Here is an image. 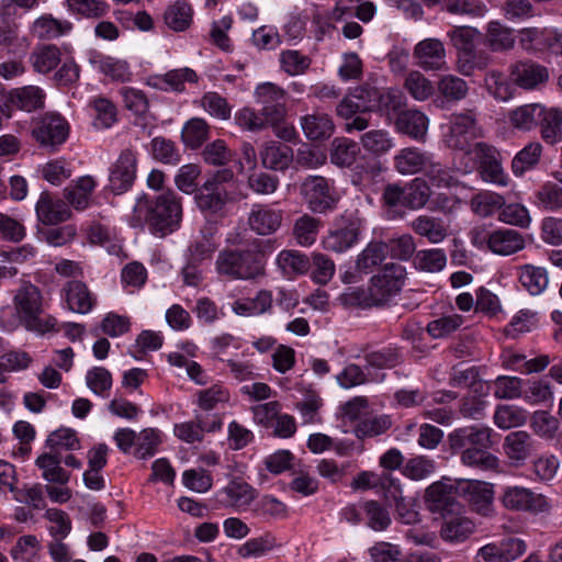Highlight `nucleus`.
I'll use <instances>...</instances> for the list:
<instances>
[{
	"mask_svg": "<svg viewBox=\"0 0 562 562\" xmlns=\"http://www.w3.org/2000/svg\"><path fill=\"white\" fill-rule=\"evenodd\" d=\"M182 213L181 198L175 191L168 190L154 199H138L131 216V225L143 227L146 224L153 235L162 238L180 228Z\"/></svg>",
	"mask_w": 562,
	"mask_h": 562,
	"instance_id": "nucleus-1",
	"label": "nucleus"
},
{
	"mask_svg": "<svg viewBox=\"0 0 562 562\" xmlns=\"http://www.w3.org/2000/svg\"><path fill=\"white\" fill-rule=\"evenodd\" d=\"M218 274L233 280H250L263 274V255L250 249L223 250L216 262Z\"/></svg>",
	"mask_w": 562,
	"mask_h": 562,
	"instance_id": "nucleus-2",
	"label": "nucleus"
},
{
	"mask_svg": "<svg viewBox=\"0 0 562 562\" xmlns=\"http://www.w3.org/2000/svg\"><path fill=\"white\" fill-rule=\"evenodd\" d=\"M234 178L233 170L227 168L212 173L195 192L198 207L212 214L221 212L231 200L224 184L232 182Z\"/></svg>",
	"mask_w": 562,
	"mask_h": 562,
	"instance_id": "nucleus-3",
	"label": "nucleus"
},
{
	"mask_svg": "<svg viewBox=\"0 0 562 562\" xmlns=\"http://www.w3.org/2000/svg\"><path fill=\"white\" fill-rule=\"evenodd\" d=\"M300 194L312 213L333 211L339 200L334 181L323 176H308L300 186Z\"/></svg>",
	"mask_w": 562,
	"mask_h": 562,
	"instance_id": "nucleus-4",
	"label": "nucleus"
},
{
	"mask_svg": "<svg viewBox=\"0 0 562 562\" xmlns=\"http://www.w3.org/2000/svg\"><path fill=\"white\" fill-rule=\"evenodd\" d=\"M406 278V270L400 263H386L372 277L370 295L374 305H383L398 294Z\"/></svg>",
	"mask_w": 562,
	"mask_h": 562,
	"instance_id": "nucleus-5",
	"label": "nucleus"
},
{
	"mask_svg": "<svg viewBox=\"0 0 562 562\" xmlns=\"http://www.w3.org/2000/svg\"><path fill=\"white\" fill-rule=\"evenodd\" d=\"M42 300L40 289L31 283H25L16 290L13 296L14 308L26 327L41 326Z\"/></svg>",
	"mask_w": 562,
	"mask_h": 562,
	"instance_id": "nucleus-6",
	"label": "nucleus"
},
{
	"mask_svg": "<svg viewBox=\"0 0 562 562\" xmlns=\"http://www.w3.org/2000/svg\"><path fill=\"white\" fill-rule=\"evenodd\" d=\"M425 501L432 513L442 517L460 510L461 505L456 498V488L449 479L435 482L426 488Z\"/></svg>",
	"mask_w": 562,
	"mask_h": 562,
	"instance_id": "nucleus-7",
	"label": "nucleus"
},
{
	"mask_svg": "<svg viewBox=\"0 0 562 562\" xmlns=\"http://www.w3.org/2000/svg\"><path fill=\"white\" fill-rule=\"evenodd\" d=\"M136 169V153L130 148L122 150L110 170L109 189L115 194L127 191L134 183Z\"/></svg>",
	"mask_w": 562,
	"mask_h": 562,
	"instance_id": "nucleus-8",
	"label": "nucleus"
},
{
	"mask_svg": "<svg viewBox=\"0 0 562 562\" xmlns=\"http://www.w3.org/2000/svg\"><path fill=\"white\" fill-rule=\"evenodd\" d=\"M282 221L283 211L265 203L254 204L247 217L250 231L260 236L274 234L281 227Z\"/></svg>",
	"mask_w": 562,
	"mask_h": 562,
	"instance_id": "nucleus-9",
	"label": "nucleus"
},
{
	"mask_svg": "<svg viewBox=\"0 0 562 562\" xmlns=\"http://www.w3.org/2000/svg\"><path fill=\"white\" fill-rule=\"evenodd\" d=\"M284 108H241L235 115L239 126L256 131L277 127L284 119Z\"/></svg>",
	"mask_w": 562,
	"mask_h": 562,
	"instance_id": "nucleus-10",
	"label": "nucleus"
},
{
	"mask_svg": "<svg viewBox=\"0 0 562 562\" xmlns=\"http://www.w3.org/2000/svg\"><path fill=\"white\" fill-rule=\"evenodd\" d=\"M476 136L475 120L470 111L452 114L445 140L450 148L468 150L470 140Z\"/></svg>",
	"mask_w": 562,
	"mask_h": 562,
	"instance_id": "nucleus-11",
	"label": "nucleus"
},
{
	"mask_svg": "<svg viewBox=\"0 0 562 562\" xmlns=\"http://www.w3.org/2000/svg\"><path fill=\"white\" fill-rule=\"evenodd\" d=\"M492 429L488 427L470 426L453 430L448 436V442L452 453L462 452L467 449L491 448Z\"/></svg>",
	"mask_w": 562,
	"mask_h": 562,
	"instance_id": "nucleus-12",
	"label": "nucleus"
},
{
	"mask_svg": "<svg viewBox=\"0 0 562 562\" xmlns=\"http://www.w3.org/2000/svg\"><path fill=\"white\" fill-rule=\"evenodd\" d=\"M69 133L68 123L58 114L52 113L40 119L32 131L33 137L42 146H56L63 144Z\"/></svg>",
	"mask_w": 562,
	"mask_h": 562,
	"instance_id": "nucleus-13",
	"label": "nucleus"
},
{
	"mask_svg": "<svg viewBox=\"0 0 562 562\" xmlns=\"http://www.w3.org/2000/svg\"><path fill=\"white\" fill-rule=\"evenodd\" d=\"M222 427V420L216 414H196L194 420L175 426V435L187 443L202 441L204 432H213Z\"/></svg>",
	"mask_w": 562,
	"mask_h": 562,
	"instance_id": "nucleus-14",
	"label": "nucleus"
},
{
	"mask_svg": "<svg viewBox=\"0 0 562 562\" xmlns=\"http://www.w3.org/2000/svg\"><path fill=\"white\" fill-rule=\"evenodd\" d=\"M416 65L427 71H439L447 68L446 49L441 41L426 38L414 49Z\"/></svg>",
	"mask_w": 562,
	"mask_h": 562,
	"instance_id": "nucleus-15",
	"label": "nucleus"
},
{
	"mask_svg": "<svg viewBox=\"0 0 562 562\" xmlns=\"http://www.w3.org/2000/svg\"><path fill=\"white\" fill-rule=\"evenodd\" d=\"M60 294L67 307L78 314L89 313L97 303L95 295L80 280L67 281L63 285Z\"/></svg>",
	"mask_w": 562,
	"mask_h": 562,
	"instance_id": "nucleus-16",
	"label": "nucleus"
},
{
	"mask_svg": "<svg viewBox=\"0 0 562 562\" xmlns=\"http://www.w3.org/2000/svg\"><path fill=\"white\" fill-rule=\"evenodd\" d=\"M35 210L38 221L45 225H57L71 216L68 204L46 191L41 193Z\"/></svg>",
	"mask_w": 562,
	"mask_h": 562,
	"instance_id": "nucleus-17",
	"label": "nucleus"
},
{
	"mask_svg": "<svg viewBox=\"0 0 562 562\" xmlns=\"http://www.w3.org/2000/svg\"><path fill=\"white\" fill-rule=\"evenodd\" d=\"M221 502L236 509L248 507L256 498V490L241 477H232L220 491Z\"/></svg>",
	"mask_w": 562,
	"mask_h": 562,
	"instance_id": "nucleus-18",
	"label": "nucleus"
},
{
	"mask_svg": "<svg viewBox=\"0 0 562 562\" xmlns=\"http://www.w3.org/2000/svg\"><path fill=\"white\" fill-rule=\"evenodd\" d=\"M259 156L266 169L284 171L293 161V149L285 144L270 140L261 146Z\"/></svg>",
	"mask_w": 562,
	"mask_h": 562,
	"instance_id": "nucleus-19",
	"label": "nucleus"
},
{
	"mask_svg": "<svg viewBox=\"0 0 562 562\" xmlns=\"http://www.w3.org/2000/svg\"><path fill=\"white\" fill-rule=\"evenodd\" d=\"M458 513L446 515L440 528V537L450 543H461L475 531L474 522Z\"/></svg>",
	"mask_w": 562,
	"mask_h": 562,
	"instance_id": "nucleus-20",
	"label": "nucleus"
},
{
	"mask_svg": "<svg viewBox=\"0 0 562 562\" xmlns=\"http://www.w3.org/2000/svg\"><path fill=\"white\" fill-rule=\"evenodd\" d=\"M97 181L91 176H82L64 190L66 201L77 211L89 207Z\"/></svg>",
	"mask_w": 562,
	"mask_h": 562,
	"instance_id": "nucleus-21",
	"label": "nucleus"
},
{
	"mask_svg": "<svg viewBox=\"0 0 562 562\" xmlns=\"http://www.w3.org/2000/svg\"><path fill=\"white\" fill-rule=\"evenodd\" d=\"M351 98L362 103L376 102V105H401L403 94L394 88L378 90L369 85H362L351 91Z\"/></svg>",
	"mask_w": 562,
	"mask_h": 562,
	"instance_id": "nucleus-22",
	"label": "nucleus"
},
{
	"mask_svg": "<svg viewBox=\"0 0 562 562\" xmlns=\"http://www.w3.org/2000/svg\"><path fill=\"white\" fill-rule=\"evenodd\" d=\"M488 249L497 255H512L525 246V238L515 229L491 232L487 239Z\"/></svg>",
	"mask_w": 562,
	"mask_h": 562,
	"instance_id": "nucleus-23",
	"label": "nucleus"
},
{
	"mask_svg": "<svg viewBox=\"0 0 562 562\" xmlns=\"http://www.w3.org/2000/svg\"><path fill=\"white\" fill-rule=\"evenodd\" d=\"M359 234V224L349 222L344 227L328 233L323 240L324 248L334 252H344L358 241Z\"/></svg>",
	"mask_w": 562,
	"mask_h": 562,
	"instance_id": "nucleus-24",
	"label": "nucleus"
},
{
	"mask_svg": "<svg viewBox=\"0 0 562 562\" xmlns=\"http://www.w3.org/2000/svg\"><path fill=\"white\" fill-rule=\"evenodd\" d=\"M469 501L479 515L483 517H491L494 513L493 486L482 481H472L468 485Z\"/></svg>",
	"mask_w": 562,
	"mask_h": 562,
	"instance_id": "nucleus-25",
	"label": "nucleus"
},
{
	"mask_svg": "<svg viewBox=\"0 0 562 562\" xmlns=\"http://www.w3.org/2000/svg\"><path fill=\"white\" fill-rule=\"evenodd\" d=\"M409 227L431 244L441 243L448 236V228L443 221L429 215L417 216L411 222Z\"/></svg>",
	"mask_w": 562,
	"mask_h": 562,
	"instance_id": "nucleus-26",
	"label": "nucleus"
},
{
	"mask_svg": "<svg viewBox=\"0 0 562 562\" xmlns=\"http://www.w3.org/2000/svg\"><path fill=\"white\" fill-rule=\"evenodd\" d=\"M395 125L398 132L414 138H419L424 136L427 131L428 120L426 115L417 109H406L397 114Z\"/></svg>",
	"mask_w": 562,
	"mask_h": 562,
	"instance_id": "nucleus-27",
	"label": "nucleus"
},
{
	"mask_svg": "<svg viewBox=\"0 0 562 562\" xmlns=\"http://www.w3.org/2000/svg\"><path fill=\"white\" fill-rule=\"evenodd\" d=\"M513 30L498 21H491L486 27L485 45L492 52L502 53L512 49L515 45Z\"/></svg>",
	"mask_w": 562,
	"mask_h": 562,
	"instance_id": "nucleus-28",
	"label": "nucleus"
},
{
	"mask_svg": "<svg viewBox=\"0 0 562 562\" xmlns=\"http://www.w3.org/2000/svg\"><path fill=\"white\" fill-rule=\"evenodd\" d=\"M429 156L414 147L403 148L394 156V167L401 175H414L424 170Z\"/></svg>",
	"mask_w": 562,
	"mask_h": 562,
	"instance_id": "nucleus-29",
	"label": "nucleus"
},
{
	"mask_svg": "<svg viewBox=\"0 0 562 562\" xmlns=\"http://www.w3.org/2000/svg\"><path fill=\"white\" fill-rule=\"evenodd\" d=\"M193 9L183 0L169 4L164 13L165 24L175 32L186 31L192 23Z\"/></svg>",
	"mask_w": 562,
	"mask_h": 562,
	"instance_id": "nucleus-30",
	"label": "nucleus"
},
{
	"mask_svg": "<svg viewBox=\"0 0 562 562\" xmlns=\"http://www.w3.org/2000/svg\"><path fill=\"white\" fill-rule=\"evenodd\" d=\"M360 153L359 145L346 137H336L330 144L329 157L331 164L338 167H350Z\"/></svg>",
	"mask_w": 562,
	"mask_h": 562,
	"instance_id": "nucleus-31",
	"label": "nucleus"
},
{
	"mask_svg": "<svg viewBox=\"0 0 562 562\" xmlns=\"http://www.w3.org/2000/svg\"><path fill=\"white\" fill-rule=\"evenodd\" d=\"M273 303L272 294L268 290H261L252 299H244L234 302L233 311L240 316H255L271 310Z\"/></svg>",
	"mask_w": 562,
	"mask_h": 562,
	"instance_id": "nucleus-32",
	"label": "nucleus"
},
{
	"mask_svg": "<svg viewBox=\"0 0 562 562\" xmlns=\"http://www.w3.org/2000/svg\"><path fill=\"white\" fill-rule=\"evenodd\" d=\"M492 61L491 55L476 48L468 49L457 56V70L463 76H472L476 70H484Z\"/></svg>",
	"mask_w": 562,
	"mask_h": 562,
	"instance_id": "nucleus-33",
	"label": "nucleus"
},
{
	"mask_svg": "<svg viewBox=\"0 0 562 562\" xmlns=\"http://www.w3.org/2000/svg\"><path fill=\"white\" fill-rule=\"evenodd\" d=\"M322 221L310 214H303L294 221L292 234L300 246H311L316 241Z\"/></svg>",
	"mask_w": 562,
	"mask_h": 562,
	"instance_id": "nucleus-34",
	"label": "nucleus"
},
{
	"mask_svg": "<svg viewBox=\"0 0 562 562\" xmlns=\"http://www.w3.org/2000/svg\"><path fill=\"white\" fill-rule=\"evenodd\" d=\"M302 128L311 140L329 138L334 133V123L326 114H313L302 117Z\"/></svg>",
	"mask_w": 562,
	"mask_h": 562,
	"instance_id": "nucleus-35",
	"label": "nucleus"
},
{
	"mask_svg": "<svg viewBox=\"0 0 562 562\" xmlns=\"http://www.w3.org/2000/svg\"><path fill=\"white\" fill-rule=\"evenodd\" d=\"M71 27V23L68 21L57 20L52 15H42L34 21L32 32L38 38L53 40L67 34Z\"/></svg>",
	"mask_w": 562,
	"mask_h": 562,
	"instance_id": "nucleus-36",
	"label": "nucleus"
},
{
	"mask_svg": "<svg viewBox=\"0 0 562 562\" xmlns=\"http://www.w3.org/2000/svg\"><path fill=\"white\" fill-rule=\"evenodd\" d=\"M490 448L467 449L461 453L462 464L481 471H497L499 461L488 451Z\"/></svg>",
	"mask_w": 562,
	"mask_h": 562,
	"instance_id": "nucleus-37",
	"label": "nucleus"
},
{
	"mask_svg": "<svg viewBox=\"0 0 562 562\" xmlns=\"http://www.w3.org/2000/svg\"><path fill=\"white\" fill-rule=\"evenodd\" d=\"M367 368L372 369H393L401 364L402 355L398 348L384 347L376 350H368L364 353Z\"/></svg>",
	"mask_w": 562,
	"mask_h": 562,
	"instance_id": "nucleus-38",
	"label": "nucleus"
},
{
	"mask_svg": "<svg viewBox=\"0 0 562 562\" xmlns=\"http://www.w3.org/2000/svg\"><path fill=\"white\" fill-rule=\"evenodd\" d=\"M36 465L43 471V477L50 483L66 484L69 473L60 467V459L53 453H43L36 461Z\"/></svg>",
	"mask_w": 562,
	"mask_h": 562,
	"instance_id": "nucleus-39",
	"label": "nucleus"
},
{
	"mask_svg": "<svg viewBox=\"0 0 562 562\" xmlns=\"http://www.w3.org/2000/svg\"><path fill=\"white\" fill-rule=\"evenodd\" d=\"M562 112L558 108H544L542 111L541 135L549 144L562 140Z\"/></svg>",
	"mask_w": 562,
	"mask_h": 562,
	"instance_id": "nucleus-40",
	"label": "nucleus"
},
{
	"mask_svg": "<svg viewBox=\"0 0 562 562\" xmlns=\"http://www.w3.org/2000/svg\"><path fill=\"white\" fill-rule=\"evenodd\" d=\"M446 263V254L439 248L419 250L413 258V265L416 269L431 273L441 271Z\"/></svg>",
	"mask_w": 562,
	"mask_h": 562,
	"instance_id": "nucleus-41",
	"label": "nucleus"
},
{
	"mask_svg": "<svg viewBox=\"0 0 562 562\" xmlns=\"http://www.w3.org/2000/svg\"><path fill=\"white\" fill-rule=\"evenodd\" d=\"M198 76L191 68L173 69L168 71L162 77H156L153 79L155 88L165 89L167 86L173 91H181L184 82H195Z\"/></svg>",
	"mask_w": 562,
	"mask_h": 562,
	"instance_id": "nucleus-42",
	"label": "nucleus"
},
{
	"mask_svg": "<svg viewBox=\"0 0 562 562\" xmlns=\"http://www.w3.org/2000/svg\"><path fill=\"white\" fill-rule=\"evenodd\" d=\"M31 60L37 72L46 74L60 63V50L55 45H43L33 50Z\"/></svg>",
	"mask_w": 562,
	"mask_h": 562,
	"instance_id": "nucleus-43",
	"label": "nucleus"
},
{
	"mask_svg": "<svg viewBox=\"0 0 562 562\" xmlns=\"http://www.w3.org/2000/svg\"><path fill=\"white\" fill-rule=\"evenodd\" d=\"M392 426V420L387 415L373 416L360 420L353 432L357 438H372L386 432Z\"/></svg>",
	"mask_w": 562,
	"mask_h": 562,
	"instance_id": "nucleus-44",
	"label": "nucleus"
},
{
	"mask_svg": "<svg viewBox=\"0 0 562 562\" xmlns=\"http://www.w3.org/2000/svg\"><path fill=\"white\" fill-rule=\"evenodd\" d=\"M404 87L406 91L419 102L426 101L434 93L431 81L418 70H412L407 74Z\"/></svg>",
	"mask_w": 562,
	"mask_h": 562,
	"instance_id": "nucleus-45",
	"label": "nucleus"
},
{
	"mask_svg": "<svg viewBox=\"0 0 562 562\" xmlns=\"http://www.w3.org/2000/svg\"><path fill=\"white\" fill-rule=\"evenodd\" d=\"M504 198L492 191H483L475 194L470 202L472 211L480 216H490L504 206Z\"/></svg>",
	"mask_w": 562,
	"mask_h": 562,
	"instance_id": "nucleus-46",
	"label": "nucleus"
},
{
	"mask_svg": "<svg viewBox=\"0 0 562 562\" xmlns=\"http://www.w3.org/2000/svg\"><path fill=\"white\" fill-rule=\"evenodd\" d=\"M154 159L165 165H178L181 154L175 142L165 137H154L150 142Z\"/></svg>",
	"mask_w": 562,
	"mask_h": 562,
	"instance_id": "nucleus-47",
	"label": "nucleus"
},
{
	"mask_svg": "<svg viewBox=\"0 0 562 562\" xmlns=\"http://www.w3.org/2000/svg\"><path fill=\"white\" fill-rule=\"evenodd\" d=\"M279 60L281 69L289 76L305 74L312 64L308 56L295 49L282 50Z\"/></svg>",
	"mask_w": 562,
	"mask_h": 562,
	"instance_id": "nucleus-48",
	"label": "nucleus"
},
{
	"mask_svg": "<svg viewBox=\"0 0 562 562\" xmlns=\"http://www.w3.org/2000/svg\"><path fill=\"white\" fill-rule=\"evenodd\" d=\"M94 65L100 72L112 80L127 81L131 79L132 74L128 64L124 60L104 56L94 60Z\"/></svg>",
	"mask_w": 562,
	"mask_h": 562,
	"instance_id": "nucleus-49",
	"label": "nucleus"
},
{
	"mask_svg": "<svg viewBox=\"0 0 562 562\" xmlns=\"http://www.w3.org/2000/svg\"><path fill=\"white\" fill-rule=\"evenodd\" d=\"M386 248L384 243H370L358 256L357 269L366 273L370 272L384 260Z\"/></svg>",
	"mask_w": 562,
	"mask_h": 562,
	"instance_id": "nucleus-50",
	"label": "nucleus"
},
{
	"mask_svg": "<svg viewBox=\"0 0 562 562\" xmlns=\"http://www.w3.org/2000/svg\"><path fill=\"white\" fill-rule=\"evenodd\" d=\"M362 509L367 517V524L371 529L382 531L391 525L389 510L378 501L364 502Z\"/></svg>",
	"mask_w": 562,
	"mask_h": 562,
	"instance_id": "nucleus-51",
	"label": "nucleus"
},
{
	"mask_svg": "<svg viewBox=\"0 0 562 562\" xmlns=\"http://www.w3.org/2000/svg\"><path fill=\"white\" fill-rule=\"evenodd\" d=\"M363 148L375 156L386 154L393 146V140L389 133L382 130H372L361 136Z\"/></svg>",
	"mask_w": 562,
	"mask_h": 562,
	"instance_id": "nucleus-52",
	"label": "nucleus"
},
{
	"mask_svg": "<svg viewBox=\"0 0 562 562\" xmlns=\"http://www.w3.org/2000/svg\"><path fill=\"white\" fill-rule=\"evenodd\" d=\"M438 91L448 101H460L469 91L467 82L454 75H445L438 81Z\"/></svg>",
	"mask_w": 562,
	"mask_h": 562,
	"instance_id": "nucleus-53",
	"label": "nucleus"
},
{
	"mask_svg": "<svg viewBox=\"0 0 562 562\" xmlns=\"http://www.w3.org/2000/svg\"><path fill=\"white\" fill-rule=\"evenodd\" d=\"M209 135V126L202 119H191L182 128V140L190 148H198Z\"/></svg>",
	"mask_w": 562,
	"mask_h": 562,
	"instance_id": "nucleus-54",
	"label": "nucleus"
},
{
	"mask_svg": "<svg viewBox=\"0 0 562 562\" xmlns=\"http://www.w3.org/2000/svg\"><path fill=\"white\" fill-rule=\"evenodd\" d=\"M463 324V317L459 314L441 316L428 323L427 331L436 339L447 337L454 333Z\"/></svg>",
	"mask_w": 562,
	"mask_h": 562,
	"instance_id": "nucleus-55",
	"label": "nucleus"
},
{
	"mask_svg": "<svg viewBox=\"0 0 562 562\" xmlns=\"http://www.w3.org/2000/svg\"><path fill=\"white\" fill-rule=\"evenodd\" d=\"M423 172L434 187L449 188L456 183L451 170L434 161L431 156H429Z\"/></svg>",
	"mask_w": 562,
	"mask_h": 562,
	"instance_id": "nucleus-56",
	"label": "nucleus"
},
{
	"mask_svg": "<svg viewBox=\"0 0 562 562\" xmlns=\"http://www.w3.org/2000/svg\"><path fill=\"white\" fill-rule=\"evenodd\" d=\"M278 546L279 543L273 535L265 533L261 537L249 539L241 544L238 549V554L243 558L260 557Z\"/></svg>",
	"mask_w": 562,
	"mask_h": 562,
	"instance_id": "nucleus-57",
	"label": "nucleus"
},
{
	"mask_svg": "<svg viewBox=\"0 0 562 562\" xmlns=\"http://www.w3.org/2000/svg\"><path fill=\"white\" fill-rule=\"evenodd\" d=\"M430 188L427 182L416 178L406 186V207L418 210L425 206L430 198Z\"/></svg>",
	"mask_w": 562,
	"mask_h": 562,
	"instance_id": "nucleus-58",
	"label": "nucleus"
},
{
	"mask_svg": "<svg viewBox=\"0 0 562 562\" xmlns=\"http://www.w3.org/2000/svg\"><path fill=\"white\" fill-rule=\"evenodd\" d=\"M160 432L154 428L143 429L136 438V449L134 454L138 459L153 457L160 443Z\"/></svg>",
	"mask_w": 562,
	"mask_h": 562,
	"instance_id": "nucleus-59",
	"label": "nucleus"
},
{
	"mask_svg": "<svg viewBox=\"0 0 562 562\" xmlns=\"http://www.w3.org/2000/svg\"><path fill=\"white\" fill-rule=\"evenodd\" d=\"M279 184L280 180L277 176L263 171L252 172L247 179L248 188L258 195L273 194Z\"/></svg>",
	"mask_w": 562,
	"mask_h": 562,
	"instance_id": "nucleus-60",
	"label": "nucleus"
},
{
	"mask_svg": "<svg viewBox=\"0 0 562 562\" xmlns=\"http://www.w3.org/2000/svg\"><path fill=\"white\" fill-rule=\"evenodd\" d=\"M277 263L286 274L304 273L310 267L307 257L294 250H282L277 257Z\"/></svg>",
	"mask_w": 562,
	"mask_h": 562,
	"instance_id": "nucleus-61",
	"label": "nucleus"
},
{
	"mask_svg": "<svg viewBox=\"0 0 562 562\" xmlns=\"http://www.w3.org/2000/svg\"><path fill=\"white\" fill-rule=\"evenodd\" d=\"M526 413L515 405L499 406L494 414L495 424L503 429H509L522 425L526 420Z\"/></svg>",
	"mask_w": 562,
	"mask_h": 562,
	"instance_id": "nucleus-62",
	"label": "nucleus"
},
{
	"mask_svg": "<svg viewBox=\"0 0 562 562\" xmlns=\"http://www.w3.org/2000/svg\"><path fill=\"white\" fill-rule=\"evenodd\" d=\"M86 383L95 395L105 396L112 387V374L103 367H94L87 372Z\"/></svg>",
	"mask_w": 562,
	"mask_h": 562,
	"instance_id": "nucleus-63",
	"label": "nucleus"
},
{
	"mask_svg": "<svg viewBox=\"0 0 562 562\" xmlns=\"http://www.w3.org/2000/svg\"><path fill=\"white\" fill-rule=\"evenodd\" d=\"M538 206L554 211L562 207V188L557 183L548 182L541 187L536 193V202Z\"/></svg>",
	"mask_w": 562,
	"mask_h": 562,
	"instance_id": "nucleus-64",
	"label": "nucleus"
}]
</instances>
